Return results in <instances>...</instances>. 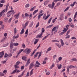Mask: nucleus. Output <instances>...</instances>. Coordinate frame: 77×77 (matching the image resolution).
Listing matches in <instances>:
<instances>
[{
    "label": "nucleus",
    "instance_id": "6ab92c4d",
    "mask_svg": "<svg viewBox=\"0 0 77 77\" xmlns=\"http://www.w3.org/2000/svg\"><path fill=\"white\" fill-rule=\"evenodd\" d=\"M57 66L59 69H60L62 68V65L61 64H60L59 65V64H57Z\"/></svg>",
    "mask_w": 77,
    "mask_h": 77
},
{
    "label": "nucleus",
    "instance_id": "9d476101",
    "mask_svg": "<svg viewBox=\"0 0 77 77\" xmlns=\"http://www.w3.org/2000/svg\"><path fill=\"white\" fill-rule=\"evenodd\" d=\"M30 63V59L29 58L27 62H26V64L25 65V66H27Z\"/></svg>",
    "mask_w": 77,
    "mask_h": 77
},
{
    "label": "nucleus",
    "instance_id": "ea45409f",
    "mask_svg": "<svg viewBox=\"0 0 77 77\" xmlns=\"http://www.w3.org/2000/svg\"><path fill=\"white\" fill-rule=\"evenodd\" d=\"M35 51H36V50H34L33 53H32L31 54V56H33V54H35Z\"/></svg>",
    "mask_w": 77,
    "mask_h": 77
},
{
    "label": "nucleus",
    "instance_id": "7ed1b4c3",
    "mask_svg": "<svg viewBox=\"0 0 77 77\" xmlns=\"http://www.w3.org/2000/svg\"><path fill=\"white\" fill-rule=\"evenodd\" d=\"M67 30H68L66 28H64V29L63 30V32H62L61 33H60L59 35L60 36H61V35H63L64 33H66Z\"/></svg>",
    "mask_w": 77,
    "mask_h": 77
},
{
    "label": "nucleus",
    "instance_id": "6e6d98bb",
    "mask_svg": "<svg viewBox=\"0 0 77 77\" xmlns=\"http://www.w3.org/2000/svg\"><path fill=\"white\" fill-rule=\"evenodd\" d=\"M39 26V22H38L35 26V28H37Z\"/></svg>",
    "mask_w": 77,
    "mask_h": 77
},
{
    "label": "nucleus",
    "instance_id": "4c0bfd02",
    "mask_svg": "<svg viewBox=\"0 0 77 77\" xmlns=\"http://www.w3.org/2000/svg\"><path fill=\"white\" fill-rule=\"evenodd\" d=\"M0 76L1 77H2V76H4V73H3V72H0Z\"/></svg>",
    "mask_w": 77,
    "mask_h": 77
},
{
    "label": "nucleus",
    "instance_id": "c03bdc74",
    "mask_svg": "<svg viewBox=\"0 0 77 77\" xmlns=\"http://www.w3.org/2000/svg\"><path fill=\"white\" fill-rule=\"evenodd\" d=\"M12 56V54H8V57H10Z\"/></svg>",
    "mask_w": 77,
    "mask_h": 77
},
{
    "label": "nucleus",
    "instance_id": "f03ea898",
    "mask_svg": "<svg viewBox=\"0 0 77 77\" xmlns=\"http://www.w3.org/2000/svg\"><path fill=\"white\" fill-rule=\"evenodd\" d=\"M23 52L24 53H26V54H29L31 52V49L27 48H26L24 50Z\"/></svg>",
    "mask_w": 77,
    "mask_h": 77
},
{
    "label": "nucleus",
    "instance_id": "338daca9",
    "mask_svg": "<svg viewBox=\"0 0 77 77\" xmlns=\"http://www.w3.org/2000/svg\"><path fill=\"white\" fill-rule=\"evenodd\" d=\"M8 56V54H6L5 55L4 57L5 58L7 57Z\"/></svg>",
    "mask_w": 77,
    "mask_h": 77
},
{
    "label": "nucleus",
    "instance_id": "f704fd0d",
    "mask_svg": "<svg viewBox=\"0 0 77 77\" xmlns=\"http://www.w3.org/2000/svg\"><path fill=\"white\" fill-rule=\"evenodd\" d=\"M55 45H57L59 48H60L61 47V45H59V44L57 43H55Z\"/></svg>",
    "mask_w": 77,
    "mask_h": 77
},
{
    "label": "nucleus",
    "instance_id": "0eeeda50",
    "mask_svg": "<svg viewBox=\"0 0 77 77\" xmlns=\"http://www.w3.org/2000/svg\"><path fill=\"white\" fill-rule=\"evenodd\" d=\"M41 65V64L39 63V62L37 61L36 62L35 64L34 65L35 67H39V65Z\"/></svg>",
    "mask_w": 77,
    "mask_h": 77
},
{
    "label": "nucleus",
    "instance_id": "49530a36",
    "mask_svg": "<svg viewBox=\"0 0 77 77\" xmlns=\"http://www.w3.org/2000/svg\"><path fill=\"white\" fill-rule=\"evenodd\" d=\"M41 54H42V52H40L39 54L38 59H39V57H40L41 56Z\"/></svg>",
    "mask_w": 77,
    "mask_h": 77
},
{
    "label": "nucleus",
    "instance_id": "5701e85b",
    "mask_svg": "<svg viewBox=\"0 0 77 77\" xmlns=\"http://www.w3.org/2000/svg\"><path fill=\"white\" fill-rule=\"evenodd\" d=\"M28 24H29V21H27L25 23V24L24 26V29H26V26L28 25Z\"/></svg>",
    "mask_w": 77,
    "mask_h": 77
},
{
    "label": "nucleus",
    "instance_id": "6e6552de",
    "mask_svg": "<svg viewBox=\"0 0 77 77\" xmlns=\"http://www.w3.org/2000/svg\"><path fill=\"white\" fill-rule=\"evenodd\" d=\"M63 15H64V14L62 13L60 15V17H59V20H61L62 21L63 20Z\"/></svg>",
    "mask_w": 77,
    "mask_h": 77
},
{
    "label": "nucleus",
    "instance_id": "2f4dec72",
    "mask_svg": "<svg viewBox=\"0 0 77 77\" xmlns=\"http://www.w3.org/2000/svg\"><path fill=\"white\" fill-rule=\"evenodd\" d=\"M38 11V10H35L34 12H33L32 15H35L36 12H37Z\"/></svg>",
    "mask_w": 77,
    "mask_h": 77
},
{
    "label": "nucleus",
    "instance_id": "9b49d317",
    "mask_svg": "<svg viewBox=\"0 0 77 77\" xmlns=\"http://www.w3.org/2000/svg\"><path fill=\"white\" fill-rule=\"evenodd\" d=\"M50 16V15H48L46 16V17H46V15L44 14L43 16V19H44L45 20H46L48 17Z\"/></svg>",
    "mask_w": 77,
    "mask_h": 77
},
{
    "label": "nucleus",
    "instance_id": "8fccbe9b",
    "mask_svg": "<svg viewBox=\"0 0 77 77\" xmlns=\"http://www.w3.org/2000/svg\"><path fill=\"white\" fill-rule=\"evenodd\" d=\"M29 72H27V74H26V77H29Z\"/></svg>",
    "mask_w": 77,
    "mask_h": 77
},
{
    "label": "nucleus",
    "instance_id": "58836bf2",
    "mask_svg": "<svg viewBox=\"0 0 77 77\" xmlns=\"http://www.w3.org/2000/svg\"><path fill=\"white\" fill-rule=\"evenodd\" d=\"M44 32H45V29H44V28H42L41 33H43Z\"/></svg>",
    "mask_w": 77,
    "mask_h": 77
},
{
    "label": "nucleus",
    "instance_id": "bb28decb",
    "mask_svg": "<svg viewBox=\"0 0 77 77\" xmlns=\"http://www.w3.org/2000/svg\"><path fill=\"white\" fill-rule=\"evenodd\" d=\"M60 41L61 45L62 46H63V45H64V43H63V40L62 39H61Z\"/></svg>",
    "mask_w": 77,
    "mask_h": 77
},
{
    "label": "nucleus",
    "instance_id": "393cba45",
    "mask_svg": "<svg viewBox=\"0 0 77 77\" xmlns=\"http://www.w3.org/2000/svg\"><path fill=\"white\" fill-rule=\"evenodd\" d=\"M13 45H14V46H18V45H19V44H18V43H13Z\"/></svg>",
    "mask_w": 77,
    "mask_h": 77
},
{
    "label": "nucleus",
    "instance_id": "dca6fc26",
    "mask_svg": "<svg viewBox=\"0 0 77 77\" xmlns=\"http://www.w3.org/2000/svg\"><path fill=\"white\" fill-rule=\"evenodd\" d=\"M20 16V14H16V15L14 16V17L16 19H18V16Z\"/></svg>",
    "mask_w": 77,
    "mask_h": 77
},
{
    "label": "nucleus",
    "instance_id": "79ce46f5",
    "mask_svg": "<svg viewBox=\"0 0 77 77\" xmlns=\"http://www.w3.org/2000/svg\"><path fill=\"white\" fill-rule=\"evenodd\" d=\"M48 2L47 1H45L44 3V5L45 6H46L47 4H48Z\"/></svg>",
    "mask_w": 77,
    "mask_h": 77
},
{
    "label": "nucleus",
    "instance_id": "f257e3e1",
    "mask_svg": "<svg viewBox=\"0 0 77 77\" xmlns=\"http://www.w3.org/2000/svg\"><path fill=\"white\" fill-rule=\"evenodd\" d=\"M58 28H59V26H56L54 27L52 29V32H53L54 31H55V32H54V34H55L56 33V32H57V30L56 29H58Z\"/></svg>",
    "mask_w": 77,
    "mask_h": 77
},
{
    "label": "nucleus",
    "instance_id": "a19ab883",
    "mask_svg": "<svg viewBox=\"0 0 77 77\" xmlns=\"http://www.w3.org/2000/svg\"><path fill=\"white\" fill-rule=\"evenodd\" d=\"M5 2H6V1L5 0H2L0 2L1 3H5Z\"/></svg>",
    "mask_w": 77,
    "mask_h": 77
},
{
    "label": "nucleus",
    "instance_id": "7c9ffc66",
    "mask_svg": "<svg viewBox=\"0 0 77 77\" xmlns=\"http://www.w3.org/2000/svg\"><path fill=\"white\" fill-rule=\"evenodd\" d=\"M52 19H53V17H51L48 20V24H50V22H51V20H52Z\"/></svg>",
    "mask_w": 77,
    "mask_h": 77
},
{
    "label": "nucleus",
    "instance_id": "f8f14e48",
    "mask_svg": "<svg viewBox=\"0 0 77 77\" xmlns=\"http://www.w3.org/2000/svg\"><path fill=\"white\" fill-rule=\"evenodd\" d=\"M33 66H34V64H33V63H31L29 66V69H31L33 68Z\"/></svg>",
    "mask_w": 77,
    "mask_h": 77
},
{
    "label": "nucleus",
    "instance_id": "37998d69",
    "mask_svg": "<svg viewBox=\"0 0 77 77\" xmlns=\"http://www.w3.org/2000/svg\"><path fill=\"white\" fill-rule=\"evenodd\" d=\"M77 12H76L75 13V14L74 15V19H75V18H76V17L77 16Z\"/></svg>",
    "mask_w": 77,
    "mask_h": 77
},
{
    "label": "nucleus",
    "instance_id": "de8ad7c7",
    "mask_svg": "<svg viewBox=\"0 0 77 77\" xmlns=\"http://www.w3.org/2000/svg\"><path fill=\"white\" fill-rule=\"evenodd\" d=\"M42 34H43V33H41L40 35H38V37H39V38H41V37L42 36Z\"/></svg>",
    "mask_w": 77,
    "mask_h": 77
},
{
    "label": "nucleus",
    "instance_id": "412c9836",
    "mask_svg": "<svg viewBox=\"0 0 77 77\" xmlns=\"http://www.w3.org/2000/svg\"><path fill=\"white\" fill-rule=\"evenodd\" d=\"M12 14V13H10V11H8L7 13V17H9L11 16V15Z\"/></svg>",
    "mask_w": 77,
    "mask_h": 77
},
{
    "label": "nucleus",
    "instance_id": "cd10ccee",
    "mask_svg": "<svg viewBox=\"0 0 77 77\" xmlns=\"http://www.w3.org/2000/svg\"><path fill=\"white\" fill-rule=\"evenodd\" d=\"M38 42V39H35V42H34V44L35 45L37 43V42Z\"/></svg>",
    "mask_w": 77,
    "mask_h": 77
},
{
    "label": "nucleus",
    "instance_id": "20e7f679",
    "mask_svg": "<svg viewBox=\"0 0 77 77\" xmlns=\"http://www.w3.org/2000/svg\"><path fill=\"white\" fill-rule=\"evenodd\" d=\"M55 5V4L54 2H52V5L51 4H49L48 5V6L50 8H51L52 9H53V8L54 7V5Z\"/></svg>",
    "mask_w": 77,
    "mask_h": 77
},
{
    "label": "nucleus",
    "instance_id": "c85d7f7f",
    "mask_svg": "<svg viewBox=\"0 0 77 77\" xmlns=\"http://www.w3.org/2000/svg\"><path fill=\"white\" fill-rule=\"evenodd\" d=\"M75 3H76V2H74L72 4H71L70 5V6H71V7H73V6H74V5L75 4Z\"/></svg>",
    "mask_w": 77,
    "mask_h": 77
},
{
    "label": "nucleus",
    "instance_id": "13d9d810",
    "mask_svg": "<svg viewBox=\"0 0 77 77\" xmlns=\"http://www.w3.org/2000/svg\"><path fill=\"white\" fill-rule=\"evenodd\" d=\"M70 26H71L72 27V28H74V25L72 23H70Z\"/></svg>",
    "mask_w": 77,
    "mask_h": 77
},
{
    "label": "nucleus",
    "instance_id": "f3484780",
    "mask_svg": "<svg viewBox=\"0 0 77 77\" xmlns=\"http://www.w3.org/2000/svg\"><path fill=\"white\" fill-rule=\"evenodd\" d=\"M26 59L27 58H26V57L23 56L22 57V59L23 60H24L25 62H26L27 61V60H26Z\"/></svg>",
    "mask_w": 77,
    "mask_h": 77
},
{
    "label": "nucleus",
    "instance_id": "e433bc0d",
    "mask_svg": "<svg viewBox=\"0 0 77 77\" xmlns=\"http://www.w3.org/2000/svg\"><path fill=\"white\" fill-rule=\"evenodd\" d=\"M4 55V51H3L0 53V56H3Z\"/></svg>",
    "mask_w": 77,
    "mask_h": 77
},
{
    "label": "nucleus",
    "instance_id": "774afa93",
    "mask_svg": "<svg viewBox=\"0 0 77 77\" xmlns=\"http://www.w3.org/2000/svg\"><path fill=\"white\" fill-rule=\"evenodd\" d=\"M24 68V66H21L20 68L21 69H23Z\"/></svg>",
    "mask_w": 77,
    "mask_h": 77
},
{
    "label": "nucleus",
    "instance_id": "052dcab7",
    "mask_svg": "<svg viewBox=\"0 0 77 77\" xmlns=\"http://www.w3.org/2000/svg\"><path fill=\"white\" fill-rule=\"evenodd\" d=\"M29 6H30V5L29 4H27L25 5V7L26 8H28V7H29Z\"/></svg>",
    "mask_w": 77,
    "mask_h": 77
},
{
    "label": "nucleus",
    "instance_id": "473e14b6",
    "mask_svg": "<svg viewBox=\"0 0 77 77\" xmlns=\"http://www.w3.org/2000/svg\"><path fill=\"white\" fill-rule=\"evenodd\" d=\"M17 65H14V68L15 69H18V68H19V66H17Z\"/></svg>",
    "mask_w": 77,
    "mask_h": 77
},
{
    "label": "nucleus",
    "instance_id": "0e129e2a",
    "mask_svg": "<svg viewBox=\"0 0 77 77\" xmlns=\"http://www.w3.org/2000/svg\"><path fill=\"white\" fill-rule=\"evenodd\" d=\"M20 62L19 61H17L16 63V65H18L20 64Z\"/></svg>",
    "mask_w": 77,
    "mask_h": 77
},
{
    "label": "nucleus",
    "instance_id": "72a5a7b5",
    "mask_svg": "<svg viewBox=\"0 0 77 77\" xmlns=\"http://www.w3.org/2000/svg\"><path fill=\"white\" fill-rule=\"evenodd\" d=\"M7 37H4L3 39L1 41V42H4V41H5Z\"/></svg>",
    "mask_w": 77,
    "mask_h": 77
},
{
    "label": "nucleus",
    "instance_id": "1a4fd4ad",
    "mask_svg": "<svg viewBox=\"0 0 77 77\" xmlns=\"http://www.w3.org/2000/svg\"><path fill=\"white\" fill-rule=\"evenodd\" d=\"M69 68L71 69V68H74V66H73L71 65L69 67H68L67 68V71L68 72H69Z\"/></svg>",
    "mask_w": 77,
    "mask_h": 77
},
{
    "label": "nucleus",
    "instance_id": "c9c22d12",
    "mask_svg": "<svg viewBox=\"0 0 77 77\" xmlns=\"http://www.w3.org/2000/svg\"><path fill=\"white\" fill-rule=\"evenodd\" d=\"M70 30H68L66 34V36L67 35H68V34H69V33H70Z\"/></svg>",
    "mask_w": 77,
    "mask_h": 77
},
{
    "label": "nucleus",
    "instance_id": "4be33fe9",
    "mask_svg": "<svg viewBox=\"0 0 77 77\" xmlns=\"http://www.w3.org/2000/svg\"><path fill=\"white\" fill-rule=\"evenodd\" d=\"M51 50V47H50L46 51V53H48V51H50Z\"/></svg>",
    "mask_w": 77,
    "mask_h": 77
},
{
    "label": "nucleus",
    "instance_id": "aec40b11",
    "mask_svg": "<svg viewBox=\"0 0 77 77\" xmlns=\"http://www.w3.org/2000/svg\"><path fill=\"white\" fill-rule=\"evenodd\" d=\"M19 35L18 34H17V35L16 36H14L13 38V39H17L19 37Z\"/></svg>",
    "mask_w": 77,
    "mask_h": 77
},
{
    "label": "nucleus",
    "instance_id": "4468645a",
    "mask_svg": "<svg viewBox=\"0 0 77 77\" xmlns=\"http://www.w3.org/2000/svg\"><path fill=\"white\" fill-rule=\"evenodd\" d=\"M10 47L11 49H12L14 48V46H13V43L12 42H11L10 44Z\"/></svg>",
    "mask_w": 77,
    "mask_h": 77
},
{
    "label": "nucleus",
    "instance_id": "09e8293b",
    "mask_svg": "<svg viewBox=\"0 0 77 77\" xmlns=\"http://www.w3.org/2000/svg\"><path fill=\"white\" fill-rule=\"evenodd\" d=\"M54 63H53L52 64V66H51L50 67V69H52L53 68V67H54Z\"/></svg>",
    "mask_w": 77,
    "mask_h": 77
},
{
    "label": "nucleus",
    "instance_id": "2eb2a0df",
    "mask_svg": "<svg viewBox=\"0 0 77 77\" xmlns=\"http://www.w3.org/2000/svg\"><path fill=\"white\" fill-rule=\"evenodd\" d=\"M24 72H25V71H23V72L22 73L21 75H20L18 76V77H21L22 76H23L24 75Z\"/></svg>",
    "mask_w": 77,
    "mask_h": 77
},
{
    "label": "nucleus",
    "instance_id": "a878e982",
    "mask_svg": "<svg viewBox=\"0 0 77 77\" xmlns=\"http://www.w3.org/2000/svg\"><path fill=\"white\" fill-rule=\"evenodd\" d=\"M33 69H32L30 71V76L31 75H32V74H33Z\"/></svg>",
    "mask_w": 77,
    "mask_h": 77
},
{
    "label": "nucleus",
    "instance_id": "603ef678",
    "mask_svg": "<svg viewBox=\"0 0 77 77\" xmlns=\"http://www.w3.org/2000/svg\"><path fill=\"white\" fill-rule=\"evenodd\" d=\"M9 12H10L11 13L12 12V13H13V14L15 13V12H14V11L13 10H11L9 11Z\"/></svg>",
    "mask_w": 77,
    "mask_h": 77
},
{
    "label": "nucleus",
    "instance_id": "a211bd4d",
    "mask_svg": "<svg viewBox=\"0 0 77 77\" xmlns=\"http://www.w3.org/2000/svg\"><path fill=\"white\" fill-rule=\"evenodd\" d=\"M9 4H8L7 5L6 7L5 8L6 12H7V11H8V7H9Z\"/></svg>",
    "mask_w": 77,
    "mask_h": 77
},
{
    "label": "nucleus",
    "instance_id": "39448f33",
    "mask_svg": "<svg viewBox=\"0 0 77 77\" xmlns=\"http://www.w3.org/2000/svg\"><path fill=\"white\" fill-rule=\"evenodd\" d=\"M42 10H41L40 11V13H39V15L38 16V20H40V19H41V16H42V15H44V13H42Z\"/></svg>",
    "mask_w": 77,
    "mask_h": 77
},
{
    "label": "nucleus",
    "instance_id": "3c124183",
    "mask_svg": "<svg viewBox=\"0 0 77 77\" xmlns=\"http://www.w3.org/2000/svg\"><path fill=\"white\" fill-rule=\"evenodd\" d=\"M73 60V61H75V62H77V60L76 58H73L72 60Z\"/></svg>",
    "mask_w": 77,
    "mask_h": 77
},
{
    "label": "nucleus",
    "instance_id": "bf43d9fd",
    "mask_svg": "<svg viewBox=\"0 0 77 77\" xmlns=\"http://www.w3.org/2000/svg\"><path fill=\"white\" fill-rule=\"evenodd\" d=\"M21 53V52L20 51H19V52H18V53H17V56L16 57H17V56H18L19 55H20V53Z\"/></svg>",
    "mask_w": 77,
    "mask_h": 77
},
{
    "label": "nucleus",
    "instance_id": "b1692460",
    "mask_svg": "<svg viewBox=\"0 0 77 77\" xmlns=\"http://www.w3.org/2000/svg\"><path fill=\"white\" fill-rule=\"evenodd\" d=\"M24 28H23L21 30V31L20 32V34L21 35H22V34H23L24 33Z\"/></svg>",
    "mask_w": 77,
    "mask_h": 77
},
{
    "label": "nucleus",
    "instance_id": "4d7b16f0",
    "mask_svg": "<svg viewBox=\"0 0 77 77\" xmlns=\"http://www.w3.org/2000/svg\"><path fill=\"white\" fill-rule=\"evenodd\" d=\"M22 47L23 48H26V45H25V44H24V43H23L22 44Z\"/></svg>",
    "mask_w": 77,
    "mask_h": 77
},
{
    "label": "nucleus",
    "instance_id": "680f3d73",
    "mask_svg": "<svg viewBox=\"0 0 77 77\" xmlns=\"http://www.w3.org/2000/svg\"><path fill=\"white\" fill-rule=\"evenodd\" d=\"M52 42H59V41H57L56 40H54L52 41Z\"/></svg>",
    "mask_w": 77,
    "mask_h": 77
},
{
    "label": "nucleus",
    "instance_id": "c756f323",
    "mask_svg": "<svg viewBox=\"0 0 77 77\" xmlns=\"http://www.w3.org/2000/svg\"><path fill=\"white\" fill-rule=\"evenodd\" d=\"M39 54V52H37L35 54V55L34 56V58H35V57H36L37 56H38V54Z\"/></svg>",
    "mask_w": 77,
    "mask_h": 77
},
{
    "label": "nucleus",
    "instance_id": "864d4df0",
    "mask_svg": "<svg viewBox=\"0 0 77 77\" xmlns=\"http://www.w3.org/2000/svg\"><path fill=\"white\" fill-rule=\"evenodd\" d=\"M35 8H36V7H34L30 9V11H33V10H34V9Z\"/></svg>",
    "mask_w": 77,
    "mask_h": 77
},
{
    "label": "nucleus",
    "instance_id": "a18cd8bd",
    "mask_svg": "<svg viewBox=\"0 0 77 77\" xmlns=\"http://www.w3.org/2000/svg\"><path fill=\"white\" fill-rule=\"evenodd\" d=\"M25 16L26 17H28L29 16V15L27 13H25Z\"/></svg>",
    "mask_w": 77,
    "mask_h": 77
},
{
    "label": "nucleus",
    "instance_id": "69168bd1",
    "mask_svg": "<svg viewBox=\"0 0 77 77\" xmlns=\"http://www.w3.org/2000/svg\"><path fill=\"white\" fill-rule=\"evenodd\" d=\"M12 20V17H11L9 20H8V22L11 23V20Z\"/></svg>",
    "mask_w": 77,
    "mask_h": 77
},
{
    "label": "nucleus",
    "instance_id": "5fc2aeb1",
    "mask_svg": "<svg viewBox=\"0 0 77 77\" xmlns=\"http://www.w3.org/2000/svg\"><path fill=\"white\" fill-rule=\"evenodd\" d=\"M17 33V28H15L14 29V34Z\"/></svg>",
    "mask_w": 77,
    "mask_h": 77
},
{
    "label": "nucleus",
    "instance_id": "423d86ee",
    "mask_svg": "<svg viewBox=\"0 0 77 77\" xmlns=\"http://www.w3.org/2000/svg\"><path fill=\"white\" fill-rule=\"evenodd\" d=\"M20 72V71L19 70H18L17 69H15L11 73V74H15V73H18V72Z\"/></svg>",
    "mask_w": 77,
    "mask_h": 77
},
{
    "label": "nucleus",
    "instance_id": "e2e57ef3",
    "mask_svg": "<svg viewBox=\"0 0 77 77\" xmlns=\"http://www.w3.org/2000/svg\"><path fill=\"white\" fill-rule=\"evenodd\" d=\"M69 7L67 8L66 9L64 10V12H66V11H68V9H69Z\"/></svg>",
    "mask_w": 77,
    "mask_h": 77
},
{
    "label": "nucleus",
    "instance_id": "ddd939ff",
    "mask_svg": "<svg viewBox=\"0 0 77 77\" xmlns=\"http://www.w3.org/2000/svg\"><path fill=\"white\" fill-rule=\"evenodd\" d=\"M5 9H4L3 11H2V12L0 13V18L2 17V15L5 13Z\"/></svg>",
    "mask_w": 77,
    "mask_h": 77
}]
</instances>
